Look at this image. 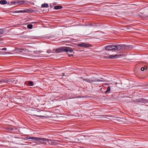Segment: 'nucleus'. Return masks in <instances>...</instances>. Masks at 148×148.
Instances as JSON below:
<instances>
[{"label": "nucleus", "mask_w": 148, "mask_h": 148, "mask_svg": "<svg viewBox=\"0 0 148 148\" xmlns=\"http://www.w3.org/2000/svg\"><path fill=\"white\" fill-rule=\"evenodd\" d=\"M36 116H40L42 117H45V116H38V115H36Z\"/></svg>", "instance_id": "aec40b11"}, {"label": "nucleus", "mask_w": 148, "mask_h": 148, "mask_svg": "<svg viewBox=\"0 0 148 148\" xmlns=\"http://www.w3.org/2000/svg\"><path fill=\"white\" fill-rule=\"evenodd\" d=\"M25 1H12L11 2L10 4V5H22L23 4Z\"/></svg>", "instance_id": "7ed1b4c3"}, {"label": "nucleus", "mask_w": 148, "mask_h": 148, "mask_svg": "<svg viewBox=\"0 0 148 148\" xmlns=\"http://www.w3.org/2000/svg\"><path fill=\"white\" fill-rule=\"evenodd\" d=\"M67 117H67V116H65V118H67Z\"/></svg>", "instance_id": "4be33fe9"}, {"label": "nucleus", "mask_w": 148, "mask_h": 148, "mask_svg": "<svg viewBox=\"0 0 148 148\" xmlns=\"http://www.w3.org/2000/svg\"><path fill=\"white\" fill-rule=\"evenodd\" d=\"M65 52H66L69 56H73V54H69V53H72L73 52V50L72 49L69 47L65 46Z\"/></svg>", "instance_id": "20e7f679"}, {"label": "nucleus", "mask_w": 148, "mask_h": 148, "mask_svg": "<svg viewBox=\"0 0 148 148\" xmlns=\"http://www.w3.org/2000/svg\"><path fill=\"white\" fill-rule=\"evenodd\" d=\"M3 32V30L2 29H0V34H1Z\"/></svg>", "instance_id": "f3484780"}, {"label": "nucleus", "mask_w": 148, "mask_h": 148, "mask_svg": "<svg viewBox=\"0 0 148 148\" xmlns=\"http://www.w3.org/2000/svg\"><path fill=\"white\" fill-rule=\"evenodd\" d=\"M7 50V48H4L2 49V50Z\"/></svg>", "instance_id": "a211bd4d"}, {"label": "nucleus", "mask_w": 148, "mask_h": 148, "mask_svg": "<svg viewBox=\"0 0 148 148\" xmlns=\"http://www.w3.org/2000/svg\"><path fill=\"white\" fill-rule=\"evenodd\" d=\"M45 140H44V143L46 144H48L51 145H56V142L53 140H50L46 139L45 138Z\"/></svg>", "instance_id": "39448f33"}, {"label": "nucleus", "mask_w": 148, "mask_h": 148, "mask_svg": "<svg viewBox=\"0 0 148 148\" xmlns=\"http://www.w3.org/2000/svg\"><path fill=\"white\" fill-rule=\"evenodd\" d=\"M26 139L27 140L30 139L32 141H34L35 142H41L44 143V140H45V138H39L38 137H27Z\"/></svg>", "instance_id": "f03ea898"}, {"label": "nucleus", "mask_w": 148, "mask_h": 148, "mask_svg": "<svg viewBox=\"0 0 148 148\" xmlns=\"http://www.w3.org/2000/svg\"><path fill=\"white\" fill-rule=\"evenodd\" d=\"M24 12V11L23 12ZM19 12H23L21 11H20Z\"/></svg>", "instance_id": "412c9836"}, {"label": "nucleus", "mask_w": 148, "mask_h": 148, "mask_svg": "<svg viewBox=\"0 0 148 148\" xmlns=\"http://www.w3.org/2000/svg\"><path fill=\"white\" fill-rule=\"evenodd\" d=\"M65 116H68L67 115H66V114H65Z\"/></svg>", "instance_id": "5701e85b"}, {"label": "nucleus", "mask_w": 148, "mask_h": 148, "mask_svg": "<svg viewBox=\"0 0 148 148\" xmlns=\"http://www.w3.org/2000/svg\"><path fill=\"white\" fill-rule=\"evenodd\" d=\"M5 82V80L4 79H2L0 81V82Z\"/></svg>", "instance_id": "6ab92c4d"}, {"label": "nucleus", "mask_w": 148, "mask_h": 148, "mask_svg": "<svg viewBox=\"0 0 148 148\" xmlns=\"http://www.w3.org/2000/svg\"><path fill=\"white\" fill-rule=\"evenodd\" d=\"M122 47V46L120 45H111L106 46L105 47V49L108 50H114L115 51H118L121 49Z\"/></svg>", "instance_id": "f257e3e1"}, {"label": "nucleus", "mask_w": 148, "mask_h": 148, "mask_svg": "<svg viewBox=\"0 0 148 148\" xmlns=\"http://www.w3.org/2000/svg\"><path fill=\"white\" fill-rule=\"evenodd\" d=\"M119 55H111L109 56V58L110 59H116L119 58Z\"/></svg>", "instance_id": "1a4fd4ad"}, {"label": "nucleus", "mask_w": 148, "mask_h": 148, "mask_svg": "<svg viewBox=\"0 0 148 148\" xmlns=\"http://www.w3.org/2000/svg\"><path fill=\"white\" fill-rule=\"evenodd\" d=\"M86 81L87 82H88L91 83L92 82H104V80H103V78H101V79H86Z\"/></svg>", "instance_id": "423d86ee"}, {"label": "nucleus", "mask_w": 148, "mask_h": 148, "mask_svg": "<svg viewBox=\"0 0 148 148\" xmlns=\"http://www.w3.org/2000/svg\"><path fill=\"white\" fill-rule=\"evenodd\" d=\"M7 3V1L6 0H3L0 1V4L2 5H5Z\"/></svg>", "instance_id": "9b49d317"}, {"label": "nucleus", "mask_w": 148, "mask_h": 148, "mask_svg": "<svg viewBox=\"0 0 148 148\" xmlns=\"http://www.w3.org/2000/svg\"><path fill=\"white\" fill-rule=\"evenodd\" d=\"M42 6L43 8H47L48 7V5L47 3H44L42 5Z\"/></svg>", "instance_id": "ddd939ff"}, {"label": "nucleus", "mask_w": 148, "mask_h": 148, "mask_svg": "<svg viewBox=\"0 0 148 148\" xmlns=\"http://www.w3.org/2000/svg\"><path fill=\"white\" fill-rule=\"evenodd\" d=\"M29 83L30 86H32L33 84V82L32 81H29Z\"/></svg>", "instance_id": "2eb2a0df"}, {"label": "nucleus", "mask_w": 148, "mask_h": 148, "mask_svg": "<svg viewBox=\"0 0 148 148\" xmlns=\"http://www.w3.org/2000/svg\"><path fill=\"white\" fill-rule=\"evenodd\" d=\"M110 86H109L107 88V90H106L105 92L106 94H107L109 93V92L110 91Z\"/></svg>", "instance_id": "f8f14e48"}, {"label": "nucleus", "mask_w": 148, "mask_h": 148, "mask_svg": "<svg viewBox=\"0 0 148 148\" xmlns=\"http://www.w3.org/2000/svg\"><path fill=\"white\" fill-rule=\"evenodd\" d=\"M64 50L65 48L64 47H61L56 49L55 50V51H53L52 52L54 53H60L61 52L64 51Z\"/></svg>", "instance_id": "6e6552de"}, {"label": "nucleus", "mask_w": 148, "mask_h": 148, "mask_svg": "<svg viewBox=\"0 0 148 148\" xmlns=\"http://www.w3.org/2000/svg\"><path fill=\"white\" fill-rule=\"evenodd\" d=\"M62 8V7L61 5H56L54 7V8L55 10H59L61 9Z\"/></svg>", "instance_id": "9d476101"}, {"label": "nucleus", "mask_w": 148, "mask_h": 148, "mask_svg": "<svg viewBox=\"0 0 148 148\" xmlns=\"http://www.w3.org/2000/svg\"><path fill=\"white\" fill-rule=\"evenodd\" d=\"M27 27L29 29H32V28L33 26L32 25L29 24L27 25Z\"/></svg>", "instance_id": "4468645a"}, {"label": "nucleus", "mask_w": 148, "mask_h": 148, "mask_svg": "<svg viewBox=\"0 0 148 148\" xmlns=\"http://www.w3.org/2000/svg\"><path fill=\"white\" fill-rule=\"evenodd\" d=\"M147 68V67L146 66H145L144 67H142L141 69V70L142 71H143L145 69H146Z\"/></svg>", "instance_id": "dca6fc26"}, {"label": "nucleus", "mask_w": 148, "mask_h": 148, "mask_svg": "<svg viewBox=\"0 0 148 148\" xmlns=\"http://www.w3.org/2000/svg\"><path fill=\"white\" fill-rule=\"evenodd\" d=\"M90 45L88 43H79L78 44V46L80 47H88L90 46Z\"/></svg>", "instance_id": "0eeeda50"}]
</instances>
